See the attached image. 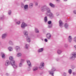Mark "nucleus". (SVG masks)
Masks as SVG:
<instances>
[{
	"instance_id": "obj_34",
	"label": "nucleus",
	"mask_w": 76,
	"mask_h": 76,
	"mask_svg": "<svg viewBox=\"0 0 76 76\" xmlns=\"http://www.w3.org/2000/svg\"><path fill=\"white\" fill-rule=\"evenodd\" d=\"M52 22L51 21H49L48 22V25H50V24H51Z\"/></svg>"
},
{
	"instance_id": "obj_3",
	"label": "nucleus",
	"mask_w": 76,
	"mask_h": 76,
	"mask_svg": "<svg viewBox=\"0 0 76 76\" xmlns=\"http://www.w3.org/2000/svg\"><path fill=\"white\" fill-rule=\"evenodd\" d=\"M56 69L55 68L53 67L51 69V70L49 71V73L51 76H54V71H56Z\"/></svg>"
},
{
	"instance_id": "obj_31",
	"label": "nucleus",
	"mask_w": 76,
	"mask_h": 76,
	"mask_svg": "<svg viewBox=\"0 0 76 76\" xmlns=\"http://www.w3.org/2000/svg\"><path fill=\"white\" fill-rule=\"evenodd\" d=\"M72 69H69L68 70V73L69 74H72Z\"/></svg>"
},
{
	"instance_id": "obj_42",
	"label": "nucleus",
	"mask_w": 76,
	"mask_h": 76,
	"mask_svg": "<svg viewBox=\"0 0 76 76\" xmlns=\"http://www.w3.org/2000/svg\"><path fill=\"white\" fill-rule=\"evenodd\" d=\"M16 4L17 6H19L20 5V3H19V2H18L16 3Z\"/></svg>"
},
{
	"instance_id": "obj_8",
	"label": "nucleus",
	"mask_w": 76,
	"mask_h": 76,
	"mask_svg": "<svg viewBox=\"0 0 76 76\" xmlns=\"http://www.w3.org/2000/svg\"><path fill=\"white\" fill-rule=\"evenodd\" d=\"M68 39L69 42H71L72 41V37L71 36H69L68 38Z\"/></svg>"
},
{
	"instance_id": "obj_15",
	"label": "nucleus",
	"mask_w": 76,
	"mask_h": 76,
	"mask_svg": "<svg viewBox=\"0 0 76 76\" xmlns=\"http://www.w3.org/2000/svg\"><path fill=\"white\" fill-rule=\"evenodd\" d=\"M15 21L17 25H20V21H18L17 19H15Z\"/></svg>"
},
{
	"instance_id": "obj_54",
	"label": "nucleus",
	"mask_w": 76,
	"mask_h": 76,
	"mask_svg": "<svg viewBox=\"0 0 76 76\" xmlns=\"http://www.w3.org/2000/svg\"><path fill=\"white\" fill-rule=\"evenodd\" d=\"M1 42H0V45H1Z\"/></svg>"
},
{
	"instance_id": "obj_5",
	"label": "nucleus",
	"mask_w": 76,
	"mask_h": 76,
	"mask_svg": "<svg viewBox=\"0 0 76 76\" xmlns=\"http://www.w3.org/2000/svg\"><path fill=\"white\" fill-rule=\"evenodd\" d=\"M76 58V52L72 53L71 57H70V59L71 60H75V58Z\"/></svg>"
},
{
	"instance_id": "obj_40",
	"label": "nucleus",
	"mask_w": 76,
	"mask_h": 76,
	"mask_svg": "<svg viewBox=\"0 0 76 76\" xmlns=\"http://www.w3.org/2000/svg\"><path fill=\"white\" fill-rule=\"evenodd\" d=\"M24 61L23 59H21V60L20 62L21 63H23V62H24Z\"/></svg>"
},
{
	"instance_id": "obj_36",
	"label": "nucleus",
	"mask_w": 76,
	"mask_h": 76,
	"mask_svg": "<svg viewBox=\"0 0 76 76\" xmlns=\"http://www.w3.org/2000/svg\"><path fill=\"white\" fill-rule=\"evenodd\" d=\"M19 67H22V63L20 62L19 64Z\"/></svg>"
},
{
	"instance_id": "obj_24",
	"label": "nucleus",
	"mask_w": 76,
	"mask_h": 76,
	"mask_svg": "<svg viewBox=\"0 0 76 76\" xmlns=\"http://www.w3.org/2000/svg\"><path fill=\"white\" fill-rule=\"evenodd\" d=\"M69 24L67 23H65L64 25V27L66 29H68V27H69Z\"/></svg>"
},
{
	"instance_id": "obj_7",
	"label": "nucleus",
	"mask_w": 76,
	"mask_h": 76,
	"mask_svg": "<svg viewBox=\"0 0 76 76\" xmlns=\"http://www.w3.org/2000/svg\"><path fill=\"white\" fill-rule=\"evenodd\" d=\"M24 11H28V5H25L24 7Z\"/></svg>"
},
{
	"instance_id": "obj_12",
	"label": "nucleus",
	"mask_w": 76,
	"mask_h": 76,
	"mask_svg": "<svg viewBox=\"0 0 76 76\" xmlns=\"http://www.w3.org/2000/svg\"><path fill=\"white\" fill-rule=\"evenodd\" d=\"M6 37H7V34L6 33H4L2 35V39H5Z\"/></svg>"
},
{
	"instance_id": "obj_50",
	"label": "nucleus",
	"mask_w": 76,
	"mask_h": 76,
	"mask_svg": "<svg viewBox=\"0 0 76 76\" xmlns=\"http://www.w3.org/2000/svg\"><path fill=\"white\" fill-rule=\"evenodd\" d=\"M56 15L57 16H58L59 15V13H58V12H57L56 13Z\"/></svg>"
},
{
	"instance_id": "obj_20",
	"label": "nucleus",
	"mask_w": 76,
	"mask_h": 76,
	"mask_svg": "<svg viewBox=\"0 0 76 76\" xmlns=\"http://www.w3.org/2000/svg\"><path fill=\"white\" fill-rule=\"evenodd\" d=\"M1 57L3 58H5V54L4 53L2 52L1 53Z\"/></svg>"
},
{
	"instance_id": "obj_35",
	"label": "nucleus",
	"mask_w": 76,
	"mask_h": 76,
	"mask_svg": "<svg viewBox=\"0 0 76 76\" xmlns=\"http://www.w3.org/2000/svg\"><path fill=\"white\" fill-rule=\"evenodd\" d=\"M73 41L75 42H76V37H75L74 38Z\"/></svg>"
},
{
	"instance_id": "obj_51",
	"label": "nucleus",
	"mask_w": 76,
	"mask_h": 76,
	"mask_svg": "<svg viewBox=\"0 0 76 76\" xmlns=\"http://www.w3.org/2000/svg\"><path fill=\"white\" fill-rule=\"evenodd\" d=\"M6 75L7 76H9V74L8 73H6Z\"/></svg>"
},
{
	"instance_id": "obj_13",
	"label": "nucleus",
	"mask_w": 76,
	"mask_h": 76,
	"mask_svg": "<svg viewBox=\"0 0 76 76\" xmlns=\"http://www.w3.org/2000/svg\"><path fill=\"white\" fill-rule=\"evenodd\" d=\"M50 19H53L54 17V15L52 13H50L49 15H48Z\"/></svg>"
},
{
	"instance_id": "obj_46",
	"label": "nucleus",
	"mask_w": 76,
	"mask_h": 76,
	"mask_svg": "<svg viewBox=\"0 0 76 76\" xmlns=\"http://www.w3.org/2000/svg\"><path fill=\"white\" fill-rule=\"evenodd\" d=\"M73 13H74V14H75L76 15V11L75 10L73 11Z\"/></svg>"
},
{
	"instance_id": "obj_14",
	"label": "nucleus",
	"mask_w": 76,
	"mask_h": 76,
	"mask_svg": "<svg viewBox=\"0 0 76 76\" xmlns=\"http://www.w3.org/2000/svg\"><path fill=\"white\" fill-rule=\"evenodd\" d=\"M15 50H16V51L17 52H19L20 51V48L19 46H16L15 47Z\"/></svg>"
},
{
	"instance_id": "obj_53",
	"label": "nucleus",
	"mask_w": 76,
	"mask_h": 76,
	"mask_svg": "<svg viewBox=\"0 0 76 76\" xmlns=\"http://www.w3.org/2000/svg\"><path fill=\"white\" fill-rule=\"evenodd\" d=\"M64 1H67V0H64Z\"/></svg>"
},
{
	"instance_id": "obj_19",
	"label": "nucleus",
	"mask_w": 76,
	"mask_h": 76,
	"mask_svg": "<svg viewBox=\"0 0 76 76\" xmlns=\"http://www.w3.org/2000/svg\"><path fill=\"white\" fill-rule=\"evenodd\" d=\"M44 51V48H42L39 49L38 50V53H41V52H42Z\"/></svg>"
},
{
	"instance_id": "obj_49",
	"label": "nucleus",
	"mask_w": 76,
	"mask_h": 76,
	"mask_svg": "<svg viewBox=\"0 0 76 76\" xmlns=\"http://www.w3.org/2000/svg\"><path fill=\"white\" fill-rule=\"evenodd\" d=\"M73 75H76V73L75 72H73Z\"/></svg>"
},
{
	"instance_id": "obj_26",
	"label": "nucleus",
	"mask_w": 76,
	"mask_h": 76,
	"mask_svg": "<svg viewBox=\"0 0 76 76\" xmlns=\"http://www.w3.org/2000/svg\"><path fill=\"white\" fill-rule=\"evenodd\" d=\"M22 56V53H19L16 55L17 57H20Z\"/></svg>"
},
{
	"instance_id": "obj_39",
	"label": "nucleus",
	"mask_w": 76,
	"mask_h": 76,
	"mask_svg": "<svg viewBox=\"0 0 76 76\" xmlns=\"http://www.w3.org/2000/svg\"><path fill=\"white\" fill-rule=\"evenodd\" d=\"M59 24H60L61 23H63V22H62V21L61 20H60L59 21Z\"/></svg>"
},
{
	"instance_id": "obj_30",
	"label": "nucleus",
	"mask_w": 76,
	"mask_h": 76,
	"mask_svg": "<svg viewBox=\"0 0 76 76\" xmlns=\"http://www.w3.org/2000/svg\"><path fill=\"white\" fill-rule=\"evenodd\" d=\"M29 45L26 44V46L25 47V48H26V49H28V47H29Z\"/></svg>"
},
{
	"instance_id": "obj_17",
	"label": "nucleus",
	"mask_w": 76,
	"mask_h": 76,
	"mask_svg": "<svg viewBox=\"0 0 76 76\" xmlns=\"http://www.w3.org/2000/svg\"><path fill=\"white\" fill-rule=\"evenodd\" d=\"M23 34L25 36L28 37V32L26 31H24Z\"/></svg>"
},
{
	"instance_id": "obj_11",
	"label": "nucleus",
	"mask_w": 76,
	"mask_h": 76,
	"mask_svg": "<svg viewBox=\"0 0 76 76\" xmlns=\"http://www.w3.org/2000/svg\"><path fill=\"white\" fill-rule=\"evenodd\" d=\"M44 66V63L43 62H41L39 66V68L40 69H41L42 67Z\"/></svg>"
},
{
	"instance_id": "obj_52",
	"label": "nucleus",
	"mask_w": 76,
	"mask_h": 76,
	"mask_svg": "<svg viewBox=\"0 0 76 76\" xmlns=\"http://www.w3.org/2000/svg\"><path fill=\"white\" fill-rule=\"evenodd\" d=\"M30 0H24V1H29Z\"/></svg>"
},
{
	"instance_id": "obj_23",
	"label": "nucleus",
	"mask_w": 76,
	"mask_h": 76,
	"mask_svg": "<svg viewBox=\"0 0 76 76\" xmlns=\"http://www.w3.org/2000/svg\"><path fill=\"white\" fill-rule=\"evenodd\" d=\"M8 43L9 45H14L12 41L11 40H9Z\"/></svg>"
},
{
	"instance_id": "obj_33",
	"label": "nucleus",
	"mask_w": 76,
	"mask_h": 76,
	"mask_svg": "<svg viewBox=\"0 0 76 76\" xmlns=\"http://www.w3.org/2000/svg\"><path fill=\"white\" fill-rule=\"evenodd\" d=\"M64 47L65 48H67L68 47V45L67 44H65L64 45Z\"/></svg>"
},
{
	"instance_id": "obj_41",
	"label": "nucleus",
	"mask_w": 76,
	"mask_h": 76,
	"mask_svg": "<svg viewBox=\"0 0 76 76\" xmlns=\"http://www.w3.org/2000/svg\"><path fill=\"white\" fill-rule=\"evenodd\" d=\"M52 24H50L48 26V28H51V27H52Z\"/></svg>"
},
{
	"instance_id": "obj_44",
	"label": "nucleus",
	"mask_w": 76,
	"mask_h": 76,
	"mask_svg": "<svg viewBox=\"0 0 76 76\" xmlns=\"http://www.w3.org/2000/svg\"><path fill=\"white\" fill-rule=\"evenodd\" d=\"M44 41L45 42H48V40H47V39H44Z\"/></svg>"
},
{
	"instance_id": "obj_37",
	"label": "nucleus",
	"mask_w": 76,
	"mask_h": 76,
	"mask_svg": "<svg viewBox=\"0 0 76 76\" xmlns=\"http://www.w3.org/2000/svg\"><path fill=\"white\" fill-rule=\"evenodd\" d=\"M12 13V11H11V10H10L9 11V12H8V14L10 15H11V13Z\"/></svg>"
},
{
	"instance_id": "obj_4",
	"label": "nucleus",
	"mask_w": 76,
	"mask_h": 76,
	"mask_svg": "<svg viewBox=\"0 0 76 76\" xmlns=\"http://www.w3.org/2000/svg\"><path fill=\"white\" fill-rule=\"evenodd\" d=\"M26 26H28V24L24 22H23L21 25V28L22 29H25Z\"/></svg>"
},
{
	"instance_id": "obj_48",
	"label": "nucleus",
	"mask_w": 76,
	"mask_h": 76,
	"mask_svg": "<svg viewBox=\"0 0 76 76\" xmlns=\"http://www.w3.org/2000/svg\"><path fill=\"white\" fill-rule=\"evenodd\" d=\"M56 61H58L59 60V59L58 58H56Z\"/></svg>"
},
{
	"instance_id": "obj_10",
	"label": "nucleus",
	"mask_w": 76,
	"mask_h": 76,
	"mask_svg": "<svg viewBox=\"0 0 76 76\" xmlns=\"http://www.w3.org/2000/svg\"><path fill=\"white\" fill-rule=\"evenodd\" d=\"M49 5L50 7H51L52 8H54V7H55V5L52 3H50L49 4Z\"/></svg>"
},
{
	"instance_id": "obj_6",
	"label": "nucleus",
	"mask_w": 76,
	"mask_h": 76,
	"mask_svg": "<svg viewBox=\"0 0 76 76\" xmlns=\"http://www.w3.org/2000/svg\"><path fill=\"white\" fill-rule=\"evenodd\" d=\"M46 37L48 39H50L51 38V34L50 33H48L46 34Z\"/></svg>"
},
{
	"instance_id": "obj_27",
	"label": "nucleus",
	"mask_w": 76,
	"mask_h": 76,
	"mask_svg": "<svg viewBox=\"0 0 76 76\" xmlns=\"http://www.w3.org/2000/svg\"><path fill=\"white\" fill-rule=\"evenodd\" d=\"M35 31L36 33H39V30L37 28H35Z\"/></svg>"
},
{
	"instance_id": "obj_16",
	"label": "nucleus",
	"mask_w": 76,
	"mask_h": 76,
	"mask_svg": "<svg viewBox=\"0 0 76 76\" xmlns=\"http://www.w3.org/2000/svg\"><path fill=\"white\" fill-rule=\"evenodd\" d=\"M34 6V3H31L29 4V8H31L33 7V6Z\"/></svg>"
},
{
	"instance_id": "obj_29",
	"label": "nucleus",
	"mask_w": 76,
	"mask_h": 76,
	"mask_svg": "<svg viewBox=\"0 0 76 76\" xmlns=\"http://www.w3.org/2000/svg\"><path fill=\"white\" fill-rule=\"evenodd\" d=\"M24 6L25 5H24V4H23L22 2L21 3V7H22V8H23V7H24Z\"/></svg>"
},
{
	"instance_id": "obj_38",
	"label": "nucleus",
	"mask_w": 76,
	"mask_h": 76,
	"mask_svg": "<svg viewBox=\"0 0 76 76\" xmlns=\"http://www.w3.org/2000/svg\"><path fill=\"white\" fill-rule=\"evenodd\" d=\"M38 2H36L35 3V6H38Z\"/></svg>"
},
{
	"instance_id": "obj_1",
	"label": "nucleus",
	"mask_w": 76,
	"mask_h": 76,
	"mask_svg": "<svg viewBox=\"0 0 76 76\" xmlns=\"http://www.w3.org/2000/svg\"><path fill=\"white\" fill-rule=\"evenodd\" d=\"M9 59L10 61L9 60L6 61L5 64L6 66H8L11 64V65L13 67L14 69H17L18 68V65L15 63V61L13 60V58L12 56H10L9 57Z\"/></svg>"
},
{
	"instance_id": "obj_22",
	"label": "nucleus",
	"mask_w": 76,
	"mask_h": 76,
	"mask_svg": "<svg viewBox=\"0 0 76 76\" xmlns=\"http://www.w3.org/2000/svg\"><path fill=\"white\" fill-rule=\"evenodd\" d=\"M62 53V51L60 49H58L57 50V53L58 54H60L61 53Z\"/></svg>"
},
{
	"instance_id": "obj_9",
	"label": "nucleus",
	"mask_w": 76,
	"mask_h": 76,
	"mask_svg": "<svg viewBox=\"0 0 76 76\" xmlns=\"http://www.w3.org/2000/svg\"><path fill=\"white\" fill-rule=\"evenodd\" d=\"M26 61L27 63V64L29 68L31 67V62H30V61L27 60Z\"/></svg>"
},
{
	"instance_id": "obj_56",
	"label": "nucleus",
	"mask_w": 76,
	"mask_h": 76,
	"mask_svg": "<svg viewBox=\"0 0 76 76\" xmlns=\"http://www.w3.org/2000/svg\"><path fill=\"white\" fill-rule=\"evenodd\" d=\"M2 17H1V19H2Z\"/></svg>"
},
{
	"instance_id": "obj_32",
	"label": "nucleus",
	"mask_w": 76,
	"mask_h": 76,
	"mask_svg": "<svg viewBox=\"0 0 76 76\" xmlns=\"http://www.w3.org/2000/svg\"><path fill=\"white\" fill-rule=\"evenodd\" d=\"M59 26L61 28L63 27V23H61V24H59Z\"/></svg>"
},
{
	"instance_id": "obj_18",
	"label": "nucleus",
	"mask_w": 76,
	"mask_h": 76,
	"mask_svg": "<svg viewBox=\"0 0 76 76\" xmlns=\"http://www.w3.org/2000/svg\"><path fill=\"white\" fill-rule=\"evenodd\" d=\"M26 41L28 42H31V38L27 36L26 38Z\"/></svg>"
},
{
	"instance_id": "obj_47",
	"label": "nucleus",
	"mask_w": 76,
	"mask_h": 76,
	"mask_svg": "<svg viewBox=\"0 0 76 76\" xmlns=\"http://www.w3.org/2000/svg\"><path fill=\"white\" fill-rule=\"evenodd\" d=\"M67 74L66 73V72H64L63 75H64V76H66V75Z\"/></svg>"
},
{
	"instance_id": "obj_55",
	"label": "nucleus",
	"mask_w": 76,
	"mask_h": 76,
	"mask_svg": "<svg viewBox=\"0 0 76 76\" xmlns=\"http://www.w3.org/2000/svg\"><path fill=\"white\" fill-rule=\"evenodd\" d=\"M42 41H44V39H42Z\"/></svg>"
},
{
	"instance_id": "obj_28",
	"label": "nucleus",
	"mask_w": 76,
	"mask_h": 76,
	"mask_svg": "<svg viewBox=\"0 0 76 76\" xmlns=\"http://www.w3.org/2000/svg\"><path fill=\"white\" fill-rule=\"evenodd\" d=\"M8 49L10 51H12V50H13V48L10 47H9L8 48Z\"/></svg>"
},
{
	"instance_id": "obj_21",
	"label": "nucleus",
	"mask_w": 76,
	"mask_h": 76,
	"mask_svg": "<svg viewBox=\"0 0 76 76\" xmlns=\"http://www.w3.org/2000/svg\"><path fill=\"white\" fill-rule=\"evenodd\" d=\"M44 21L45 23H47L48 21V19H47V17L45 16L44 18Z\"/></svg>"
},
{
	"instance_id": "obj_43",
	"label": "nucleus",
	"mask_w": 76,
	"mask_h": 76,
	"mask_svg": "<svg viewBox=\"0 0 76 76\" xmlns=\"http://www.w3.org/2000/svg\"><path fill=\"white\" fill-rule=\"evenodd\" d=\"M56 1L57 2V3H59L60 2V0H56Z\"/></svg>"
},
{
	"instance_id": "obj_2",
	"label": "nucleus",
	"mask_w": 76,
	"mask_h": 76,
	"mask_svg": "<svg viewBox=\"0 0 76 76\" xmlns=\"http://www.w3.org/2000/svg\"><path fill=\"white\" fill-rule=\"evenodd\" d=\"M41 10L42 12H45V11H46L47 12H46L45 14L47 16L49 15L48 13H51V10L46 5H45L42 7Z\"/></svg>"
},
{
	"instance_id": "obj_25",
	"label": "nucleus",
	"mask_w": 76,
	"mask_h": 76,
	"mask_svg": "<svg viewBox=\"0 0 76 76\" xmlns=\"http://www.w3.org/2000/svg\"><path fill=\"white\" fill-rule=\"evenodd\" d=\"M33 71H36L38 70V67L37 66H34L33 68Z\"/></svg>"
},
{
	"instance_id": "obj_45",
	"label": "nucleus",
	"mask_w": 76,
	"mask_h": 76,
	"mask_svg": "<svg viewBox=\"0 0 76 76\" xmlns=\"http://www.w3.org/2000/svg\"><path fill=\"white\" fill-rule=\"evenodd\" d=\"M75 66H72V69H75Z\"/></svg>"
}]
</instances>
